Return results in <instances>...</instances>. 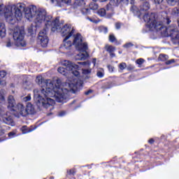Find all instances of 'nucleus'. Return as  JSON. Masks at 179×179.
<instances>
[{
  "mask_svg": "<svg viewBox=\"0 0 179 179\" xmlns=\"http://www.w3.org/2000/svg\"><path fill=\"white\" fill-rule=\"evenodd\" d=\"M123 47L124 48H131V47H134V43L131 42L127 43L123 45Z\"/></svg>",
  "mask_w": 179,
  "mask_h": 179,
  "instance_id": "obj_31",
  "label": "nucleus"
},
{
  "mask_svg": "<svg viewBox=\"0 0 179 179\" xmlns=\"http://www.w3.org/2000/svg\"><path fill=\"white\" fill-rule=\"evenodd\" d=\"M23 10H24V6H22V4L11 7L10 11L5 13L6 22L10 24H14L16 20H21L22 16V12Z\"/></svg>",
  "mask_w": 179,
  "mask_h": 179,
  "instance_id": "obj_4",
  "label": "nucleus"
},
{
  "mask_svg": "<svg viewBox=\"0 0 179 179\" xmlns=\"http://www.w3.org/2000/svg\"><path fill=\"white\" fill-rule=\"evenodd\" d=\"M121 2H123V3H127V2H128V0H116V5H120Z\"/></svg>",
  "mask_w": 179,
  "mask_h": 179,
  "instance_id": "obj_40",
  "label": "nucleus"
},
{
  "mask_svg": "<svg viewBox=\"0 0 179 179\" xmlns=\"http://www.w3.org/2000/svg\"><path fill=\"white\" fill-rule=\"evenodd\" d=\"M163 22L166 23V24H170L171 23V20H170V18L167 17L166 18L163 19Z\"/></svg>",
  "mask_w": 179,
  "mask_h": 179,
  "instance_id": "obj_35",
  "label": "nucleus"
},
{
  "mask_svg": "<svg viewBox=\"0 0 179 179\" xmlns=\"http://www.w3.org/2000/svg\"><path fill=\"white\" fill-rule=\"evenodd\" d=\"M48 28L45 27L43 30H41L38 36V43L41 45V47L45 48L48 45V36L47 35V31Z\"/></svg>",
  "mask_w": 179,
  "mask_h": 179,
  "instance_id": "obj_10",
  "label": "nucleus"
},
{
  "mask_svg": "<svg viewBox=\"0 0 179 179\" xmlns=\"http://www.w3.org/2000/svg\"><path fill=\"white\" fill-rule=\"evenodd\" d=\"M76 173V171H75V169H70L69 171H67V174L69 176H75V173Z\"/></svg>",
  "mask_w": 179,
  "mask_h": 179,
  "instance_id": "obj_34",
  "label": "nucleus"
},
{
  "mask_svg": "<svg viewBox=\"0 0 179 179\" xmlns=\"http://www.w3.org/2000/svg\"><path fill=\"white\" fill-rule=\"evenodd\" d=\"M0 76L1 78H5V76H6V72L5 71H0Z\"/></svg>",
  "mask_w": 179,
  "mask_h": 179,
  "instance_id": "obj_45",
  "label": "nucleus"
},
{
  "mask_svg": "<svg viewBox=\"0 0 179 179\" xmlns=\"http://www.w3.org/2000/svg\"><path fill=\"white\" fill-rule=\"evenodd\" d=\"M90 93H93V90H89L88 91H87V92H85V94L86 96H89V94H90Z\"/></svg>",
  "mask_w": 179,
  "mask_h": 179,
  "instance_id": "obj_48",
  "label": "nucleus"
},
{
  "mask_svg": "<svg viewBox=\"0 0 179 179\" xmlns=\"http://www.w3.org/2000/svg\"><path fill=\"white\" fill-rule=\"evenodd\" d=\"M68 40H69V38H66L63 40V45L61 47L63 50H71L72 45H73L72 41Z\"/></svg>",
  "mask_w": 179,
  "mask_h": 179,
  "instance_id": "obj_15",
  "label": "nucleus"
},
{
  "mask_svg": "<svg viewBox=\"0 0 179 179\" xmlns=\"http://www.w3.org/2000/svg\"><path fill=\"white\" fill-rule=\"evenodd\" d=\"M62 65L65 66L66 69L64 67H59L57 69L59 73L66 75V71H69L74 75V76H79V71H78L79 66L78 64H75L69 60H64L62 62Z\"/></svg>",
  "mask_w": 179,
  "mask_h": 179,
  "instance_id": "obj_5",
  "label": "nucleus"
},
{
  "mask_svg": "<svg viewBox=\"0 0 179 179\" xmlns=\"http://www.w3.org/2000/svg\"><path fill=\"white\" fill-rule=\"evenodd\" d=\"M139 8H140V12L142 15V13H143L144 12H148V10L150 9V5L149 4V2L145 1L139 6Z\"/></svg>",
  "mask_w": 179,
  "mask_h": 179,
  "instance_id": "obj_18",
  "label": "nucleus"
},
{
  "mask_svg": "<svg viewBox=\"0 0 179 179\" xmlns=\"http://www.w3.org/2000/svg\"><path fill=\"white\" fill-rule=\"evenodd\" d=\"M110 43H117V38L113 34H110L108 37Z\"/></svg>",
  "mask_w": 179,
  "mask_h": 179,
  "instance_id": "obj_26",
  "label": "nucleus"
},
{
  "mask_svg": "<svg viewBox=\"0 0 179 179\" xmlns=\"http://www.w3.org/2000/svg\"><path fill=\"white\" fill-rule=\"evenodd\" d=\"M178 1L179 0H166L167 3L171 5V6H174L178 2Z\"/></svg>",
  "mask_w": 179,
  "mask_h": 179,
  "instance_id": "obj_27",
  "label": "nucleus"
},
{
  "mask_svg": "<svg viewBox=\"0 0 179 179\" xmlns=\"http://www.w3.org/2000/svg\"><path fill=\"white\" fill-rule=\"evenodd\" d=\"M127 71H133V69H135V66L134 65L129 64L128 66L126 67Z\"/></svg>",
  "mask_w": 179,
  "mask_h": 179,
  "instance_id": "obj_41",
  "label": "nucleus"
},
{
  "mask_svg": "<svg viewBox=\"0 0 179 179\" xmlns=\"http://www.w3.org/2000/svg\"><path fill=\"white\" fill-rule=\"evenodd\" d=\"M75 2L79 6H82V5H85V0H75Z\"/></svg>",
  "mask_w": 179,
  "mask_h": 179,
  "instance_id": "obj_32",
  "label": "nucleus"
},
{
  "mask_svg": "<svg viewBox=\"0 0 179 179\" xmlns=\"http://www.w3.org/2000/svg\"><path fill=\"white\" fill-rule=\"evenodd\" d=\"M25 17L30 20V19H34L35 23H44L46 29H51L52 31H55L59 29L58 22L59 18L57 17L52 20V16L47 15V11L44 8H38L36 6H31L25 11Z\"/></svg>",
  "mask_w": 179,
  "mask_h": 179,
  "instance_id": "obj_3",
  "label": "nucleus"
},
{
  "mask_svg": "<svg viewBox=\"0 0 179 179\" xmlns=\"http://www.w3.org/2000/svg\"><path fill=\"white\" fill-rule=\"evenodd\" d=\"M90 9L92 10H97V9H99V4H97L96 2H91L90 3V8H83L81 12L83 13V15H90Z\"/></svg>",
  "mask_w": 179,
  "mask_h": 179,
  "instance_id": "obj_13",
  "label": "nucleus"
},
{
  "mask_svg": "<svg viewBox=\"0 0 179 179\" xmlns=\"http://www.w3.org/2000/svg\"><path fill=\"white\" fill-rule=\"evenodd\" d=\"M57 26H59V29H56L55 31H60L62 37H65V38H69L75 34V29L71 24H65L62 27L59 21L57 22Z\"/></svg>",
  "mask_w": 179,
  "mask_h": 179,
  "instance_id": "obj_8",
  "label": "nucleus"
},
{
  "mask_svg": "<svg viewBox=\"0 0 179 179\" xmlns=\"http://www.w3.org/2000/svg\"><path fill=\"white\" fill-rule=\"evenodd\" d=\"M87 19L88 20H90V22H92V23H96V24L99 23V21H97L96 20L92 19V18L89 17H87Z\"/></svg>",
  "mask_w": 179,
  "mask_h": 179,
  "instance_id": "obj_43",
  "label": "nucleus"
},
{
  "mask_svg": "<svg viewBox=\"0 0 179 179\" xmlns=\"http://www.w3.org/2000/svg\"><path fill=\"white\" fill-rule=\"evenodd\" d=\"M17 113L20 114L22 117H27L29 114H34L36 113V109L34 108V106L31 104V103H27L26 106V108L24 106L22 103L17 104Z\"/></svg>",
  "mask_w": 179,
  "mask_h": 179,
  "instance_id": "obj_9",
  "label": "nucleus"
},
{
  "mask_svg": "<svg viewBox=\"0 0 179 179\" xmlns=\"http://www.w3.org/2000/svg\"><path fill=\"white\" fill-rule=\"evenodd\" d=\"M30 100H31V94H28L27 96L22 99V101H24V103L27 101H30Z\"/></svg>",
  "mask_w": 179,
  "mask_h": 179,
  "instance_id": "obj_28",
  "label": "nucleus"
},
{
  "mask_svg": "<svg viewBox=\"0 0 179 179\" xmlns=\"http://www.w3.org/2000/svg\"><path fill=\"white\" fill-rule=\"evenodd\" d=\"M6 36V28L5 27V24L1 22L0 23V37L3 38Z\"/></svg>",
  "mask_w": 179,
  "mask_h": 179,
  "instance_id": "obj_20",
  "label": "nucleus"
},
{
  "mask_svg": "<svg viewBox=\"0 0 179 179\" xmlns=\"http://www.w3.org/2000/svg\"><path fill=\"white\" fill-rule=\"evenodd\" d=\"M96 76H98V78H103V76H104V73L101 71H98L96 73Z\"/></svg>",
  "mask_w": 179,
  "mask_h": 179,
  "instance_id": "obj_37",
  "label": "nucleus"
},
{
  "mask_svg": "<svg viewBox=\"0 0 179 179\" xmlns=\"http://www.w3.org/2000/svg\"><path fill=\"white\" fill-rule=\"evenodd\" d=\"M13 38L15 41L14 44L16 47L26 46V41H24V30L20 29H15Z\"/></svg>",
  "mask_w": 179,
  "mask_h": 179,
  "instance_id": "obj_6",
  "label": "nucleus"
},
{
  "mask_svg": "<svg viewBox=\"0 0 179 179\" xmlns=\"http://www.w3.org/2000/svg\"><path fill=\"white\" fill-rule=\"evenodd\" d=\"M121 22H116L115 26V29L117 30H120V29H121Z\"/></svg>",
  "mask_w": 179,
  "mask_h": 179,
  "instance_id": "obj_42",
  "label": "nucleus"
},
{
  "mask_svg": "<svg viewBox=\"0 0 179 179\" xmlns=\"http://www.w3.org/2000/svg\"><path fill=\"white\" fill-rule=\"evenodd\" d=\"M36 82L43 88L39 90L38 89L34 90V97L36 101L37 106L41 108H46L49 111L54 110L55 101L50 97H55L57 103H66V100L69 99V93L77 90L78 87L82 86V81L74 79L73 82L69 83V88L64 87L61 85V80L57 79V83L54 87V84L50 80L43 79V76H38L36 78Z\"/></svg>",
  "mask_w": 179,
  "mask_h": 179,
  "instance_id": "obj_1",
  "label": "nucleus"
},
{
  "mask_svg": "<svg viewBox=\"0 0 179 179\" xmlns=\"http://www.w3.org/2000/svg\"><path fill=\"white\" fill-rule=\"evenodd\" d=\"M98 30L100 33H104V34H107L108 33V28L104 26L99 27Z\"/></svg>",
  "mask_w": 179,
  "mask_h": 179,
  "instance_id": "obj_23",
  "label": "nucleus"
},
{
  "mask_svg": "<svg viewBox=\"0 0 179 179\" xmlns=\"http://www.w3.org/2000/svg\"><path fill=\"white\" fill-rule=\"evenodd\" d=\"M172 15H174L175 16H179V9L178 8H175L172 10Z\"/></svg>",
  "mask_w": 179,
  "mask_h": 179,
  "instance_id": "obj_30",
  "label": "nucleus"
},
{
  "mask_svg": "<svg viewBox=\"0 0 179 179\" xmlns=\"http://www.w3.org/2000/svg\"><path fill=\"white\" fill-rule=\"evenodd\" d=\"M143 62H145V59H138L136 60V64H138V65H142Z\"/></svg>",
  "mask_w": 179,
  "mask_h": 179,
  "instance_id": "obj_39",
  "label": "nucleus"
},
{
  "mask_svg": "<svg viewBox=\"0 0 179 179\" xmlns=\"http://www.w3.org/2000/svg\"><path fill=\"white\" fill-rule=\"evenodd\" d=\"M4 132H5V130L0 127V134H3Z\"/></svg>",
  "mask_w": 179,
  "mask_h": 179,
  "instance_id": "obj_53",
  "label": "nucleus"
},
{
  "mask_svg": "<svg viewBox=\"0 0 179 179\" xmlns=\"http://www.w3.org/2000/svg\"><path fill=\"white\" fill-rule=\"evenodd\" d=\"M93 1L92 2H96V1H97V0H92Z\"/></svg>",
  "mask_w": 179,
  "mask_h": 179,
  "instance_id": "obj_55",
  "label": "nucleus"
},
{
  "mask_svg": "<svg viewBox=\"0 0 179 179\" xmlns=\"http://www.w3.org/2000/svg\"><path fill=\"white\" fill-rule=\"evenodd\" d=\"M134 0H131V2L133 1Z\"/></svg>",
  "mask_w": 179,
  "mask_h": 179,
  "instance_id": "obj_58",
  "label": "nucleus"
},
{
  "mask_svg": "<svg viewBox=\"0 0 179 179\" xmlns=\"http://www.w3.org/2000/svg\"><path fill=\"white\" fill-rule=\"evenodd\" d=\"M73 103H75V101H73Z\"/></svg>",
  "mask_w": 179,
  "mask_h": 179,
  "instance_id": "obj_57",
  "label": "nucleus"
},
{
  "mask_svg": "<svg viewBox=\"0 0 179 179\" xmlns=\"http://www.w3.org/2000/svg\"><path fill=\"white\" fill-rule=\"evenodd\" d=\"M8 136H9V138H13V136H15V132L11 131V132L8 133Z\"/></svg>",
  "mask_w": 179,
  "mask_h": 179,
  "instance_id": "obj_50",
  "label": "nucleus"
},
{
  "mask_svg": "<svg viewBox=\"0 0 179 179\" xmlns=\"http://www.w3.org/2000/svg\"><path fill=\"white\" fill-rule=\"evenodd\" d=\"M66 114V113L65 111L62 110V111L59 112L58 116L59 117H64V115H65Z\"/></svg>",
  "mask_w": 179,
  "mask_h": 179,
  "instance_id": "obj_46",
  "label": "nucleus"
},
{
  "mask_svg": "<svg viewBox=\"0 0 179 179\" xmlns=\"http://www.w3.org/2000/svg\"><path fill=\"white\" fill-rule=\"evenodd\" d=\"M32 131H34V129L29 128H27L26 129L25 127H24V129H22L23 134H29V132H31Z\"/></svg>",
  "mask_w": 179,
  "mask_h": 179,
  "instance_id": "obj_33",
  "label": "nucleus"
},
{
  "mask_svg": "<svg viewBox=\"0 0 179 179\" xmlns=\"http://www.w3.org/2000/svg\"><path fill=\"white\" fill-rule=\"evenodd\" d=\"M82 73L85 79H90L92 77V69H83Z\"/></svg>",
  "mask_w": 179,
  "mask_h": 179,
  "instance_id": "obj_19",
  "label": "nucleus"
},
{
  "mask_svg": "<svg viewBox=\"0 0 179 179\" xmlns=\"http://www.w3.org/2000/svg\"><path fill=\"white\" fill-rule=\"evenodd\" d=\"M158 59L162 61V62H166L169 59V55L165 54H160Z\"/></svg>",
  "mask_w": 179,
  "mask_h": 179,
  "instance_id": "obj_22",
  "label": "nucleus"
},
{
  "mask_svg": "<svg viewBox=\"0 0 179 179\" xmlns=\"http://www.w3.org/2000/svg\"><path fill=\"white\" fill-rule=\"evenodd\" d=\"M0 115L4 124H6L7 125H11V127H13V125H15V122H13V118L12 117V115H10V113L6 112L4 113H2L1 112Z\"/></svg>",
  "mask_w": 179,
  "mask_h": 179,
  "instance_id": "obj_11",
  "label": "nucleus"
},
{
  "mask_svg": "<svg viewBox=\"0 0 179 179\" xmlns=\"http://www.w3.org/2000/svg\"><path fill=\"white\" fill-rule=\"evenodd\" d=\"M51 3L54 6H60L61 3H66V5H70L71 0H50Z\"/></svg>",
  "mask_w": 179,
  "mask_h": 179,
  "instance_id": "obj_16",
  "label": "nucleus"
},
{
  "mask_svg": "<svg viewBox=\"0 0 179 179\" xmlns=\"http://www.w3.org/2000/svg\"><path fill=\"white\" fill-rule=\"evenodd\" d=\"M51 114H52L51 113H48V115H51Z\"/></svg>",
  "mask_w": 179,
  "mask_h": 179,
  "instance_id": "obj_56",
  "label": "nucleus"
},
{
  "mask_svg": "<svg viewBox=\"0 0 179 179\" xmlns=\"http://www.w3.org/2000/svg\"><path fill=\"white\" fill-rule=\"evenodd\" d=\"M89 58V53L87 50L80 51V52L76 56V59L77 61H85Z\"/></svg>",
  "mask_w": 179,
  "mask_h": 179,
  "instance_id": "obj_14",
  "label": "nucleus"
},
{
  "mask_svg": "<svg viewBox=\"0 0 179 179\" xmlns=\"http://www.w3.org/2000/svg\"><path fill=\"white\" fill-rule=\"evenodd\" d=\"M97 13L101 17H104V16H106L107 12L106 11V10L104 8H100L99 10H98Z\"/></svg>",
  "mask_w": 179,
  "mask_h": 179,
  "instance_id": "obj_24",
  "label": "nucleus"
},
{
  "mask_svg": "<svg viewBox=\"0 0 179 179\" xmlns=\"http://www.w3.org/2000/svg\"><path fill=\"white\" fill-rule=\"evenodd\" d=\"M73 45H75L76 50H78V51H87L89 50L87 43H83V39L80 34H73Z\"/></svg>",
  "mask_w": 179,
  "mask_h": 179,
  "instance_id": "obj_7",
  "label": "nucleus"
},
{
  "mask_svg": "<svg viewBox=\"0 0 179 179\" xmlns=\"http://www.w3.org/2000/svg\"><path fill=\"white\" fill-rule=\"evenodd\" d=\"M8 108L11 111H16L17 113V105L15 106L16 105V101H15V98L13 97V96L10 95L8 96Z\"/></svg>",
  "mask_w": 179,
  "mask_h": 179,
  "instance_id": "obj_12",
  "label": "nucleus"
},
{
  "mask_svg": "<svg viewBox=\"0 0 179 179\" xmlns=\"http://www.w3.org/2000/svg\"><path fill=\"white\" fill-rule=\"evenodd\" d=\"M130 10L134 15H138V16H141L142 15L141 13V8H138V7H136V6H131Z\"/></svg>",
  "mask_w": 179,
  "mask_h": 179,
  "instance_id": "obj_21",
  "label": "nucleus"
},
{
  "mask_svg": "<svg viewBox=\"0 0 179 179\" xmlns=\"http://www.w3.org/2000/svg\"><path fill=\"white\" fill-rule=\"evenodd\" d=\"M154 1L157 5H160V3H162V2H163V0H154Z\"/></svg>",
  "mask_w": 179,
  "mask_h": 179,
  "instance_id": "obj_49",
  "label": "nucleus"
},
{
  "mask_svg": "<svg viewBox=\"0 0 179 179\" xmlns=\"http://www.w3.org/2000/svg\"><path fill=\"white\" fill-rule=\"evenodd\" d=\"M105 50H106L107 52L110 54V58H114L115 57V53H114V52L115 51V47L110 45H106L105 46Z\"/></svg>",
  "mask_w": 179,
  "mask_h": 179,
  "instance_id": "obj_17",
  "label": "nucleus"
},
{
  "mask_svg": "<svg viewBox=\"0 0 179 179\" xmlns=\"http://www.w3.org/2000/svg\"><path fill=\"white\" fill-rule=\"evenodd\" d=\"M28 32L30 33L31 34H33V29L32 28H29L28 29Z\"/></svg>",
  "mask_w": 179,
  "mask_h": 179,
  "instance_id": "obj_52",
  "label": "nucleus"
},
{
  "mask_svg": "<svg viewBox=\"0 0 179 179\" xmlns=\"http://www.w3.org/2000/svg\"><path fill=\"white\" fill-rule=\"evenodd\" d=\"M2 83V81H1L0 80V86ZM5 103V96H3V91H0V104H2Z\"/></svg>",
  "mask_w": 179,
  "mask_h": 179,
  "instance_id": "obj_25",
  "label": "nucleus"
},
{
  "mask_svg": "<svg viewBox=\"0 0 179 179\" xmlns=\"http://www.w3.org/2000/svg\"><path fill=\"white\" fill-rule=\"evenodd\" d=\"M148 143H150L151 145H152V143H155V140L153 138H150L148 141Z\"/></svg>",
  "mask_w": 179,
  "mask_h": 179,
  "instance_id": "obj_51",
  "label": "nucleus"
},
{
  "mask_svg": "<svg viewBox=\"0 0 179 179\" xmlns=\"http://www.w3.org/2000/svg\"><path fill=\"white\" fill-rule=\"evenodd\" d=\"M6 47H13V43L8 41L6 43Z\"/></svg>",
  "mask_w": 179,
  "mask_h": 179,
  "instance_id": "obj_47",
  "label": "nucleus"
},
{
  "mask_svg": "<svg viewBox=\"0 0 179 179\" xmlns=\"http://www.w3.org/2000/svg\"><path fill=\"white\" fill-rule=\"evenodd\" d=\"M176 62V60L174 59H171L170 60H166L165 64L166 65H171V64H174Z\"/></svg>",
  "mask_w": 179,
  "mask_h": 179,
  "instance_id": "obj_36",
  "label": "nucleus"
},
{
  "mask_svg": "<svg viewBox=\"0 0 179 179\" xmlns=\"http://www.w3.org/2000/svg\"><path fill=\"white\" fill-rule=\"evenodd\" d=\"M101 2H106V0H101Z\"/></svg>",
  "mask_w": 179,
  "mask_h": 179,
  "instance_id": "obj_54",
  "label": "nucleus"
},
{
  "mask_svg": "<svg viewBox=\"0 0 179 179\" xmlns=\"http://www.w3.org/2000/svg\"><path fill=\"white\" fill-rule=\"evenodd\" d=\"M143 20L147 23V27L150 30L158 31L164 36V37H171L173 44L179 45V31L177 25L171 24L169 27H165L163 21L157 17V15L153 13H145L143 15Z\"/></svg>",
  "mask_w": 179,
  "mask_h": 179,
  "instance_id": "obj_2",
  "label": "nucleus"
},
{
  "mask_svg": "<svg viewBox=\"0 0 179 179\" xmlns=\"http://www.w3.org/2000/svg\"><path fill=\"white\" fill-rule=\"evenodd\" d=\"M119 68L121 71H124L127 68V64L125 62H122L119 64Z\"/></svg>",
  "mask_w": 179,
  "mask_h": 179,
  "instance_id": "obj_29",
  "label": "nucleus"
},
{
  "mask_svg": "<svg viewBox=\"0 0 179 179\" xmlns=\"http://www.w3.org/2000/svg\"><path fill=\"white\" fill-rule=\"evenodd\" d=\"M77 64L78 65H83V66H85V65H89L88 62H78Z\"/></svg>",
  "mask_w": 179,
  "mask_h": 179,
  "instance_id": "obj_38",
  "label": "nucleus"
},
{
  "mask_svg": "<svg viewBox=\"0 0 179 179\" xmlns=\"http://www.w3.org/2000/svg\"><path fill=\"white\" fill-rule=\"evenodd\" d=\"M107 68H108L109 72H114V66H113L111 65H108Z\"/></svg>",
  "mask_w": 179,
  "mask_h": 179,
  "instance_id": "obj_44",
  "label": "nucleus"
}]
</instances>
